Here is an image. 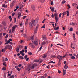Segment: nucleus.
<instances>
[{
    "label": "nucleus",
    "instance_id": "56",
    "mask_svg": "<svg viewBox=\"0 0 78 78\" xmlns=\"http://www.w3.org/2000/svg\"><path fill=\"white\" fill-rule=\"evenodd\" d=\"M14 23H16V18H14Z\"/></svg>",
    "mask_w": 78,
    "mask_h": 78
},
{
    "label": "nucleus",
    "instance_id": "15",
    "mask_svg": "<svg viewBox=\"0 0 78 78\" xmlns=\"http://www.w3.org/2000/svg\"><path fill=\"white\" fill-rule=\"evenodd\" d=\"M21 16H22V14L21 13H19L18 14V17L20 18Z\"/></svg>",
    "mask_w": 78,
    "mask_h": 78
},
{
    "label": "nucleus",
    "instance_id": "17",
    "mask_svg": "<svg viewBox=\"0 0 78 78\" xmlns=\"http://www.w3.org/2000/svg\"><path fill=\"white\" fill-rule=\"evenodd\" d=\"M46 44V42L45 41H43V42L42 43V45H44Z\"/></svg>",
    "mask_w": 78,
    "mask_h": 78
},
{
    "label": "nucleus",
    "instance_id": "44",
    "mask_svg": "<svg viewBox=\"0 0 78 78\" xmlns=\"http://www.w3.org/2000/svg\"><path fill=\"white\" fill-rule=\"evenodd\" d=\"M61 14H61V13H60L59 15V17L60 18H61Z\"/></svg>",
    "mask_w": 78,
    "mask_h": 78
},
{
    "label": "nucleus",
    "instance_id": "55",
    "mask_svg": "<svg viewBox=\"0 0 78 78\" xmlns=\"http://www.w3.org/2000/svg\"><path fill=\"white\" fill-rule=\"evenodd\" d=\"M49 66H50V65H48L46 66V68H47V69H49Z\"/></svg>",
    "mask_w": 78,
    "mask_h": 78
},
{
    "label": "nucleus",
    "instance_id": "64",
    "mask_svg": "<svg viewBox=\"0 0 78 78\" xmlns=\"http://www.w3.org/2000/svg\"><path fill=\"white\" fill-rule=\"evenodd\" d=\"M76 34H77V35H78V31H76Z\"/></svg>",
    "mask_w": 78,
    "mask_h": 78
},
{
    "label": "nucleus",
    "instance_id": "21",
    "mask_svg": "<svg viewBox=\"0 0 78 78\" xmlns=\"http://www.w3.org/2000/svg\"><path fill=\"white\" fill-rule=\"evenodd\" d=\"M19 58L20 59H24V57L22 56H20Z\"/></svg>",
    "mask_w": 78,
    "mask_h": 78
},
{
    "label": "nucleus",
    "instance_id": "50",
    "mask_svg": "<svg viewBox=\"0 0 78 78\" xmlns=\"http://www.w3.org/2000/svg\"><path fill=\"white\" fill-rule=\"evenodd\" d=\"M18 67H22V64H20L18 65Z\"/></svg>",
    "mask_w": 78,
    "mask_h": 78
},
{
    "label": "nucleus",
    "instance_id": "3",
    "mask_svg": "<svg viewBox=\"0 0 78 78\" xmlns=\"http://www.w3.org/2000/svg\"><path fill=\"white\" fill-rule=\"evenodd\" d=\"M8 49L9 50H11L12 49V46L11 45H7L5 48V50H7Z\"/></svg>",
    "mask_w": 78,
    "mask_h": 78
},
{
    "label": "nucleus",
    "instance_id": "18",
    "mask_svg": "<svg viewBox=\"0 0 78 78\" xmlns=\"http://www.w3.org/2000/svg\"><path fill=\"white\" fill-rule=\"evenodd\" d=\"M19 9V6H18L16 7V9H15L14 10V11H17V9Z\"/></svg>",
    "mask_w": 78,
    "mask_h": 78
},
{
    "label": "nucleus",
    "instance_id": "58",
    "mask_svg": "<svg viewBox=\"0 0 78 78\" xmlns=\"http://www.w3.org/2000/svg\"><path fill=\"white\" fill-rule=\"evenodd\" d=\"M66 62H67V61H64V64H66Z\"/></svg>",
    "mask_w": 78,
    "mask_h": 78
},
{
    "label": "nucleus",
    "instance_id": "8",
    "mask_svg": "<svg viewBox=\"0 0 78 78\" xmlns=\"http://www.w3.org/2000/svg\"><path fill=\"white\" fill-rule=\"evenodd\" d=\"M16 27H17V26L15 25L12 27V33H13V32H14V31H15V29L16 28Z\"/></svg>",
    "mask_w": 78,
    "mask_h": 78
},
{
    "label": "nucleus",
    "instance_id": "59",
    "mask_svg": "<svg viewBox=\"0 0 78 78\" xmlns=\"http://www.w3.org/2000/svg\"><path fill=\"white\" fill-rule=\"evenodd\" d=\"M44 0H40L39 1L40 2H44V1H43Z\"/></svg>",
    "mask_w": 78,
    "mask_h": 78
},
{
    "label": "nucleus",
    "instance_id": "38",
    "mask_svg": "<svg viewBox=\"0 0 78 78\" xmlns=\"http://www.w3.org/2000/svg\"><path fill=\"white\" fill-rule=\"evenodd\" d=\"M2 70L5 71V70H6V69L5 67H4L3 68H2Z\"/></svg>",
    "mask_w": 78,
    "mask_h": 78
},
{
    "label": "nucleus",
    "instance_id": "39",
    "mask_svg": "<svg viewBox=\"0 0 78 78\" xmlns=\"http://www.w3.org/2000/svg\"><path fill=\"white\" fill-rule=\"evenodd\" d=\"M8 37V34H6V36L5 37V39H7Z\"/></svg>",
    "mask_w": 78,
    "mask_h": 78
},
{
    "label": "nucleus",
    "instance_id": "46",
    "mask_svg": "<svg viewBox=\"0 0 78 78\" xmlns=\"http://www.w3.org/2000/svg\"><path fill=\"white\" fill-rule=\"evenodd\" d=\"M51 17L52 18H54V14H53V13L52 14Z\"/></svg>",
    "mask_w": 78,
    "mask_h": 78
},
{
    "label": "nucleus",
    "instance_id": "51",
    "mask_svg": "<svg viewBox=\"0 0 78 78\" xmlns=\"http://www.w3.org/2000/svg\"><path fill=\"white\" fill-rule=\"evenodd\" d=\"M27 17V16H25L24 17H23V19H25Z\"/></svg>",
    "mask_w": 78,
    "mask_h": 78
},
{
    "label": "nucleus",
    "instance_id": "61",
    "mask_svg": "<svg viewBox=\"0 0 78 78\" xmlns=\"http://www.w3.org/2000/svg\"><path fill=\"white\" fill-rule=\"evenodd\" d=\"M29 60V57L27 58L26 59V61H28Z\"/></svg>",
    "mask_w": 78,
    "mask_h": 78
},
{
    "label": "nucleus",
    "instance_id": "36",
    "mask_svg": "<svg viewBox=\"0 0 78 78\" xmlns=\"http://www.w3.org/2000/svg\"><path fill=\"white\" fill-rule=\"evenodd\" d=\"M62 3L63 4H64V3H66V1H62Z\"/></svg>",
    "mask_w": 78,
    "mask_h": 78
},
{
    "label": "nucleus",
    "instance_id": "1",
    "mask_svg": "<svg viewBox=\"0 0 78 78\" xmlns=\"http://www.w3.org/2000/svg\"><path fill=\"white\" fill-rule=\"evenodd\" d=\"M23 36L25 38L27 39V41H30V40H33L34 39V36L33 35L31 37L30 36H28V35L26 34H23Z\"/></svg>",
    "mask_w": 78,
    "mask_h": 78
},
{
    "label": "nucleus",
    "instance_id": "14",
    "mask_svg": "<svg viewBox=\"0 0 78 78\" xmlns=\"http://www.w3.org/2000/svg\"><path fill=\"white\" fill-rule=\"evenodd\" d=\"M68 68V66H67V65L66 64L64 66V69H67Z\"/></svg>",
    "mask_w": 78,
    "mask_h": 78
},
{
    "label": "nucleus",
    "instance_id": "2",
    "mask_svg": "<svg viewBox=\"0 0 78 78\" xmlns=\"http://www.w3.org/2000/svg\"><path fill=\"white\" fill-rule=\"evenodd\" d=\"M39 20L37 18L35 20H34L32 21H31L32 23L34 25V26H36V24L37 23Z\"/></svg>",
    "mask_w": 78,
    "mask_h": 78
},
{
    "label": "nucleus",
    "instance_id": "35",
    "mask_svg": "<svg viewBox=\"0 0 78 78\" xmlns=\"http://www.w3.org/2000/svg\"><path fill=\"white\" fill-rule=\"evenodd\" d=\"M43 39H44V40H46V37L45 36H44L43 37Z\"/></svg>",
    "mask_w": 78,
    "mask_h": 78
},
{
    "label": "nucleus",
    "instance_id": "28",
    "mask_svg": "<svg viewBox=\"0 0 78 78\" xmlns=\"http://www.w3.org/2000/svg\"><path fill=\"white\" fill-rule=\"evenodd\" d=\"M67 6L68 7V9H70V5L69 4H68L67 5Z\"/></svg>",
    "mask_w": 78,
    "mask_h": 78
},
{
    "label": "nucleus",
    "instance_id": "48",
    "mask_svg": "<svg viewBox=\"0 0 78 78\" xmlns=\"http://www.w3.org/2000/svg\"><path fill=\"white\" fill-rule=\"evenodd\" d=\"M32 48H35V46H34V45H33V44L32 46Z\"/></svg>",
    "mask_w": 78,
    "mask_h": 78
},
{
    "label": "nucleus",
    "instance_id": "49",
    "mask_svg": "<svg viewBox=\"0 0 78 78\" xmlns=\"http://www.w3.org/2000/svg\"><path fill=\"white\" fill-rule=\"evenodd\" d=\"M28 55H32V53L31 52H29L28 53Z\"/></svg>",
    "mask_w": 78,
    "mask_h": 78
},
{
    "label": "nucleus",
    "instance_id": "37",
    "mask_svg": "<svg viewBox=\"0 0 78 78\" xmlns=\"http://www.w3.org/2000/svg\"><path fill=\"white\" fill-rule=\"evenodd\" d=\"M69 31H73V28H72V27H71L69 29Z\"/></svg>",
    "mask_w": 78,
    "mask_h": 78
},
{
    "label": "nucleus",
    "instance_id": "53",
    "mask_svg": "<svg viewBox=\"0 0 78 78\" xmlns=\"http://www.w3.org/2000/svg\"><path fill=\"white\" fill-rule=\"evenodd\" d=\"M15 15V13H12V16H14Z\"/></svg>",
    "mask_w": 78,
    "mask_h": 78
},
{
    "label": "nucleus",
    "instance_id": "33",
    "mask_svg": "<svg viewBox=\"0 0 78 78\" xmlns=\"http://www.w3.org/2000/svg\"><path fill=\"white\" fill-rule=\"evenodd\" d=\"M71 58L72 59H74L75 58V57L74 56H73L71 57Z\"/></svg>",
    "mask_w": 78,
    "mask_h": 78
},
{
    "label": "nucleus",
    "instance_id": "52",
    "mask_svg": "<svg viewBox=\"0 0 78 78\" xmlns=\"http://www.w3.org/2000/svg\"><path fill=\"white\" fill-rule=\"evenodd\" d=\"M16 3V1L14 0V1H13L12 4H14V3Z\"/></svg>",
    "mask_w": 78,
    "mask_h": 78
},
{
    "label": "nucleus",
    "instance_id": "26",
    "mask_svg": "<svg viewBox=\"0 0 78 78\" xmlns=\"http://www.w3.org/2000/svg\"><path fill=\"white\" fill-rule=\"evenodd\" d=\"M37 29H35V30L34 31V34H35V33H37Z\"/></svg>",
    "mask_w": 78,
    "mask_h": 78
},
{
    "label": "nucleus",
    "instance_id": "62",
    "mask_svg": "<svg viewBox=\"0 0 78 78\" xmlns=\"http://www.w3.org/2000/svg\"><path fill=\"white\" fill-rule=\"evenodd\" d=\"M24 49H25V50H27V46H25Z\"/></svg>",
    "mask_w": 78,
    "mask_h": 78
},
{
    "label": "nucleus",
    "instance_id": "57",
    "mask_svg": "<svg viewBox=\"0 0 78 78\" xmlns=\"http://www.w3.org/2000/svg\"><path fill=\"white\" fill-rule=\"evenodd\" d=\"M56 27V23H55V26L54 27V28H55Z\"/></svg>",
    "mask_w": 78,
    "mask_h": 78
},
{
    "label": "nucleus",
    "instance_id": "7",
    "mask_svg": "<svg viewBox=\"0 0 78 78\" xmlns=\"http://www.w3.org/2000/svg\"><path fill=\"white\" fill-rule=\"evenodd\" d=\"M16 27H17V26L15 25L12 27V33H13V32H14V31H15V29L16 28Z\"/></svg>",
    "mask_w": 78,
    "mask_h": 78
},
{
    "label": "nucleus",
    "instance_id": "34",
    "mask_svg": "<svg viewBox=\"0 0 78 78\" xmlns=\"http://www.w3.org/2000/svg\"><path fill=\"white\" fill-rule=\"evenodd\" d=\"M55 9V8H54V7H52V8L51 9V11H52L53 12L54 11V10Z\"/></svg>",
    "mask_w": 78,
    "mask_h": 78
},
{
    "label": "nucleus",
    "instance_id": "20",
    "mask_svg": "<svg viewBox=\"0 0 78 78\" xmlns=\"http://www.w3.org/2000/svg\"><path fill=\"white\" fill-rule=\"evenodd\" d=\"M59 27L58 26L56 28H54V30H59Z\"/></svg>",
    "mask_w": 78,
    "mask_h": 78
},
{
    "label": "nucleus",
    "instance_id": "30",
    "mask_svg": "<svg viewBox=\"0 0 78 78\" xmlns=\"http://www.w3.org/2000/svg\"><path fill=\"white\" fill-rule=\"evenodd\" d=\"M12 27V24H10V26L9 27V29Z\"/></svg>",
    "mask_w": 78,
    "mask_h": 78
},
{
    "label": "nucleus",
    "instance_id": "47",
    "mask_svg": "<svg viewBox=\"0 0 78 78\" xmlns=\"http://www.w3.org/2000/svg\"><path fill=\"white\" fill-rule=\"evenodd\" d=\"M27 58H28V56L27 55H25V56H24V58L25 59H27Z\"/></svg>",
    "mask_w": 78,
    "mask_h": 78
},
{
    "label": "nucleus",
    "instance_id": "11",
    "mask_svg": "<svg viewBox=\"0 0 78 78\" xmlns=\"http://www.w3.org/2000/svg\"><path fill=\"white\" fill-rule=\"evenodd\" d=\"M32 9L33 10V11H35L36 9V8H35V6L34 5H32L31 6Z\"/></svg>",
    "mask_w": 78,
    "mask_h": 78
},
{
    "label": "nucleus",
    "instance_id": "5",
    "mask_svg": "<svg viewBox=\"0 0 78 78\" xmlns=\"http://www.w3.org/2000/svg\"><path fill=\"white\" fill-rule=\"evenodd\" d=\"M36 66H37V65L36 63H34L31 66V69H33L35 68Z\"/></svg>",
    "mask_w": 78,
    "mask_h": 78
},
{
    "label": "nucleus",
    "instance_id": "23",
    "mask_svg": "<svg viewBox=\"0 0 78 78\" xmlns=\"http://www.w3.org/2000/svg\"><path fill=\"white\" fill-rule=\"evenodd\" d=\"M16 51L17 52H19V47H17L16 48Z\"/></svg>",
    "mask_w": 78,
    "mask_h": 78
},
{
    "label": "nucleus",
    "instance_id": "25",
    "mask_svg": "<svg viewBox=\"0 0 78 78\" xmlns=\"http://www.w3.org/2000/svg\"><path fill=\"white\" fill-rule=\"evenodd\" d=\"M63 75H66V70L63 69Z\"/></svg>",
    "mask_w": 78,
    "mask_h": 78
},
{
    "label": "nucleus",
    "instance_id": "22",
    "mask_svg": "<svg viewBox=\"0 0 78 78\" xmlns=\"http://www.w3.org/2000/svg\"><path fill=\"white\" fill-rule=\"evenodd\" d=\"M10 6L11 8H12V7H13V6H14V4H12V3L10 5Z\"/></svg>",
    "mask_w": 78,
    "mask_h": 78
},
{
    "label": "nucleus",
    "instance_id": "13",
    "mask_svg": "<svg viewBox=\"0 0 78 78\" xmlns=\"http://www.w3.org/2000/svg\"><path fill=\"white\" fill-rule=\"evenodd\" d=\"M28 23V20H26L25 22L26 26H27Z\"/></svg>",
    "mask_w": 78,
    "mask_h": 78
},
{
    "label": "nucleus",
    "instance_id": "54",
    "mask_svg": "<svg viewBox=\"0 0 78 78\" xmlns=\"http://www.w3.org/2000/svg\"><path fill=\"white\" fill-rule=\"evenodd\" d=\"M6 33H4L3 34V36H5V35H6Z\"/></svg>",
    "mask_w": 78,
    "mask_h": 78
},
{
    "label": "nucleus",
    "instance_id": "24",
    "mask_svg": "<svg viewBox=\"0 0 78 78\" xmlns=\"http://www.w3.org/2000/svg\"><path fill=\"white\" fill-rule=\"evenodd\" d=\"M50 63H51L52 64H55V62H54L53 61H51V62H50L48 64H50Z\"/></svg>",
    "mask_w": 78,
    "mask_h": 78
},
{
    "label": "nucleus",
    "instance_id": "16",
    "mask_svg": "<svg viewBox=\"0 0 78 78\" xmlns=\"http://www.w3.org/2000/svg\"><path fill=\"white\" fill-rule=\"evenodd\" d=\"M51 57L52 58H56V56L55 55H51Z\"/></svg>",
    "mask_w": 78,
    "mask_h": 78
},
{
    "label": "nucleus",
    "instance_id": "10",
    "mask_svg": "<svg viewBox=\"0 0 78 78\" xmlns=\"http://www.w3.org/2000/svg\"><path fill=\"white\" fill-rule=\"evenodd\" d=\"M29 27L30 28H33V25L31 23H29Z\"/></svg>",
    "mask_w": 78,
    "mask_h": 78
},
{
    "label": "nucleus",
    "instance_id": "32",
    "mask_svg": "<svg viewBox=\"0 0 78 78\" xmlns=\"http://www.w3.org/2000/svg\"><path fill=\"white\" fill-rule=\"evenodd\" d=\"M73 6H75L76 5H77V4L75 3H73L72 4Z\"/></svg>",
    "mask_w": 78,
    "mask_h": 78
},
{
    "label": "nucleus",
    "instance_id": "4",
    "mask_svg": "<svg viewBox=\"0 0 78 78\" xmlns=\"http://www.w3.org/2000/svg\"><path fill=\"white\" fill-rule=\"evenodd\" d=\"M54 16L55 18V20L57 23L58 22V15L57 13H55L54 14Z\"/></svg>",
    "mask_w": 78,
    "mask_h": 78
},
{
    "label": "nucleus",
    "instance_id": "6",
    "mask_svg": "<svg viewBox=\"0 0 78 78\" xmlns=\"http://www.w3.org/2000/svg\"><path fill=\"white\" fill-rule=\"evenodd\" d=\"M57 58H58L59 59V61L60 62L62 60V56H60V55H58L57 56Z\"/></svg>",
    "mask_w": 78,
    "mask_h": 78
},
{
    "label": "nucleus",
    "instance_id": "27",
    "mask_svg": "<svg viewBox=\"0 0 78 78\" xmlns=\"http://www.w3.org/2000/svg\"><path fill=\"white\" fill-rule=\"evenodd\" d=\"M46 57H47V55H46V54H45L42 57L43 58H45Z\"/></svg>",
    "mask_w": 78,
    "mask_h": 78
},
{
    "label": "nucleus",
    "instance_id": "12",
    "mask_svg": "<svg viewBox=\"0 0 78 78\" xmlns=\"http://www.w3.org/2000/svg\"><path fill=\"white\" fill-rule=\"evenodd\" d=\"M47 74H45L43 76H42L41 77V78H44L47 76Z\"/></svg>",
    "mask_w": 78,
    "mask_h": 78
},
{
    "label": "nucleus",
    "instance_id": "9",
    "mask_svg": "<svg viewBox=\"0 0 78 78\" xmlns=\"http://www.w3.org/2000/svg\"><path fill=\"white\" fill-rule=\"evenodd\" d=\"M34 44L36 46H37V45H38V41L37 40H36L34 42Z\"/></svg>",
    "mask_w": 78,
    "mask_h": 78
},
{
    "label": "nucleus",
    "instance_id": "19",
    "mask_svg": "<svg viewBox=\"0 0 78 78\" xmlns=\"http://www.w3.org/2000/svg\"><path fill=\"white\" fill-rule=\"evenodd\" d=\"M67 12V16H69V14H70V13L69 12V11H66Z\"/></svg>",
    "mask_w": 78,
    "mask_h": 78
},
{
    "label": "nucleus",
    "instance_id": "40",
    "mask_svg": "<svg viewBox=\"0 0 78 78\" xmlns=\"http://www.w3.org/2000/svg\"><path fill=\"white\" fill-rule=\"evenodd\" d=\"M39 27V24H37V26L36 27V28L35 29H36L37 30V28H38V27Z\"/></svg>",
    "mask_w": 78,
    "mask_h": 78
},
{
    "label": "nucleus",
    "instance_id": "41",
    "mask_svg": "<svg viewBox=\"0 0 78 78\" xmlns=\"http://www.w3.org/2000/svg\"><path fill=\"white\" fill-rule=\"evenodd\" d=\"M14 78V75H12L11 76L10 78Z\"/></svg>",
    "mask_w": 78,
    "mask_h": 78
},
{
    "label": "nucleus",
    "instance_id": "43",
    "mask_svg": "<svg viewBox=\"0 0 78 78\" xmlns=\"http://www.w3.org/2000/svg\"><path fill=\"white\" fill-rule=\"evenodd\" d=\"M45 24H44V26H42L41 28H45Z\"/></svg>",
    "mask_w": 78,
    "mask_h": 78
},
{
    "label": "nucleus",
    "instance_id": "63",
    "mask_svg": "<svg viewBox=\"0 0 78 78\" xmlns=\"http://www.w3.org/2000/svg\"><path fill=\"white\" fill-rule=\"evenodd\" d=\"M17 70H18V71H19V72H20V69H19V68H18L17 69Z\"/></svg>",
    "mask_w": 78,
    "mask_h": 78
},
{
    "label": "nucleus",
    "instance_id": "45",
    "mask_svg": "<svg viewBox=\"0 0 78 78\" xmlns=\"http://www.w3.org/2000/svg\"><path fill=\"white\" fill-rule=\"evenodd\" d=\"M51 5H53V2L51 1Z\"/></svg>",
    "mask_w": 78,
    "mask_h": 78
},
{
    "label": "nucleus",
    "instance_id": "60",
    "mask_svg": "<svg viewBox=\"0 0 78 78\" xmlns=\"http://www.w3.org/2000/svg\"><path fill=\"white\" fill-rule=\"evenodd\" d=\"M33 45V44L32 43H31L29 44V45H30V46H32Z\"/></svg>",
    "mask_w": 78,
    "mask_h": 78
},
{
    "label": "nucleus",
    "instance_id": "29",
    "mask_svg": "<svg viewBox=\"0 0 78 78\" xmlns=\"http://www.w3.org/2000/svg\"><path fill=\"white\" fill-rule=\"evenodd\" d=\"M5 6H6V5L5 4H4L2 5V7L3 8H5Z\"/></svg>",
    "mask_w": 78,
    "mask_h": 78
},
{
    "label": "nucleus",
    "instance_id": "31",
    "mask_svg": "<svg viewBox=\"0 0 78 78\" xmlns=\"http://www.w3.org/2000/svg\"><path fill=\"white\" fill-rule=\"evenodd\" d=\"M20 25L21 27H22V22H20Z\"/></svg>",
    "mask_w": 78,
    "mask_h": 78
},
{
    "label": "nucleus",
    "instance_id": "42",
    "mask_svg": "<svg viewBox=\"0 0 78 78\" xmlns=\"http://www.w3.org/2000/svg\"><path fill=\"white\" fill-rule=\"evenodd\" d=\"M63 14V15H66V14H67V13L66 12H64Z\"/></svg>",
    "mask_w": 78,
    "mask_h": 78
}]
</instances>
